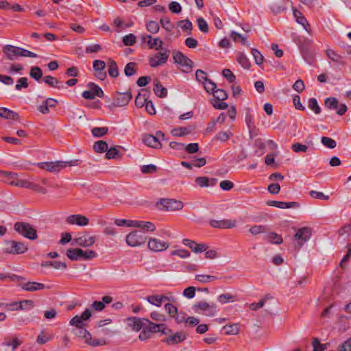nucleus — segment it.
Masks as SVG:
<instances>
[{"label": "nucleus", "instance_id": "72a5a7b5", "mask_svg": "<svg viewBox=\"0 0 351 351\" xmlns=\"http://www.w3.org/2000/svg\"><path fill=\"white\" fill-rule=\"evenodd\" d=\"M154 93L160 98L165 97L167 95V90L159 83L158 81H156L154 87Z\"/></svg>", "mask_w": 351, "mask_h": 351}, {"label": "nucleus", "instance_id": "412c9836", "mask_svg": "<svg viewBox=\"0 0 351 351\" xmlns=\"http://www.w3.org/2000/svg\"><path fill=\"white\" fill-rule=\"evenodd\" d=\"M132 99V95L130 92L117 93L113 100V106H125Z\"/></svg>", "mask_w": 351, "mask_h": 351}, {"label": "nucleus", "instance_id": "864d4df0", "mask_svg": "<svg viewBox=\"0 0 351 351\" xmlns=\"http://www.w3.org/2000/svg\"><path fill=\"white\" fill-rule=\"evenodd\" d=\"M172 256H178L180 258H187L190 257L191 254L185 249H178L171 252Z\"/></svg>", "mask_w": 351, "mask_h": 351}, {"label": "nucleus", "instance_id": "bf43d9fd", "mask_svg": "<svg viewBox=\"0 0 351 351\" xmlns=\"http://www.w3.org/2000/svg\"><path fill=\"white\" fill-rule=\"evenodd\" d=\"M231 36L234 41L237 40V38H239L241 40L242 45L247 47L250 46V43L247 42V38L243 36L242 34H239L234 31H232L231 32Z\"/></svg>", "mask_w": 351, "mask_h": 351}, {"label": "nucleus", "instance_id": "9d476101", "mask_svg": "<svg viewBox=\"0 0 351 351\" xmlns=\"http://www.w3.org/2000/svg\"><path fill=\"white\" fill-rule=\"evenodd\" d=\"M125 241L129 246L138 247L145 243L146 237L143 231L135 230L126 236Z\"/></svg>", "mask_w": 351, "mask_h": 351}, {"label": "nucleus", "instance_id": "39448f33", "mask_svg": "<svg viewBox=\"0 0 351 351\" xmlns=\"http://www.w3.org/2000/svg\"><path fill=\"white\" fill-rule=\"evenodd\" d=\"M195 313L202 314L207 317H214L218 312L217 306L213 302L201 301L193 306Z\"/></svg>", "mask_w": 351, "mask_h": 351}, {"label": "nucleus", "instance_id": "c85d7f7f", "mask_svg": "<svg viewBox=\"0 0 351 351\" xmlns=\"http://www.w3.org/2000/svg\"><path fill=\"white\" fill-rule=\"evenodd\" d=\"M12 306H16V308H13V311H18V310H31L34 306V302L31 300H25L21 301L19 303H12L11 304Z\"/></svg>", "mask_w": 351, "mask_h": 351}, {"label": "nucleus", "instance_id": "4d7b16f0", "mask_svg": "<svg viewBox=\"0 0 351 351\" xmlns=\"http://www.w3.org/2000/svg\"><path fill=\"white\" fill-rule=\"evenodd\" d=\"M261 148H267L268 150L276 152L278 149L277 144L272 140H267L260 145Z\"/></svg>", "mask_w": 351, "mask_h": 351}, {"label": "nucleus", "instance_id": "2f4dec72", "mask_svg": "<svg viewBox=\"0 0 351 351\" xmlns=\"http://www.w3.org/2000/svg\"><path fill=\"white\" fill-rule=\"evenodd\" d=\"M223 330L226 335H237L240 330V326L239 324H232L226 325L223 327Z\"/></svg>", "mask_w": 351, "mask_h": 351}, {"label": "nucleus", "instance_id": "6ab92c4d", "mask_svg": "<svg viewBox=\"0 0 351 351\" xmlns=\"http://www.w3.org/2000/svg\"><path fill=\"white\" fill-rule=\"evenodd\" d=\"M149 322L147 319H141L136 317H130L127 319L128 325L134 331L143 329Z\"/></svg>", "mask_w": 351, "mask_h": 351}, {"label": "nucleus", "instance_id": "4c0bfd02", "mask_svg": "<svg viewBox=\"0 0 351 351\" xmlns=\"http://www.w3.org/2000/svg\"><path fill=\"white\" fill-rule=\"evenodd\" d=\"M146 29L151 34H157L160 30V26L158 22L155 21H148L145 24Z\"/></svg>", "mask_w": 351, "mask_h": 351}, {"label": "nucleus", "instance_id": "052dcab7", "mask_svg": "<svg viewBox=\"0 0 351 351\" xmlns=\"http://www.w3.org/2000/svg\"><path fill=\"white\" fill-rule=\"evenodd\" d=\"M237 61L245 69H248L250 66V62L244 54H240L237 58Z\"/></svg>", "mask_w": 351, "mask_h": 351}, {"label": "nucleus", "instance_id": "393cba45", "mask_svg": "<svg viewBox=\"0 0 351 351\" xmlns=\"http://www.w3.org/2000/svg\"><path fill=\"white\" fill-rule=\"evenodd\" d=\"M21 287L23 290L30 292L38 291L47 288L45 284L32 281L21 284Z\"/></svg>", "mask_w": 351, "mask_h": 351}, {"label": "nucleus", "instance_id": "2eb2a0df", "mask_svg": "<svg viewBox=\"0 0 351 351\" xmlns=\"http://www.w3.org/2000/svg\"><path fill=\"white\" fill-rule=\"evenodd\" d=\"M169 57V51L166 49L152 56L149 59V63L152 67H157L167 62Z\"/></svg>", "mask_w": 351, "mask_h": 351}, {"label": "nucleus", "instance_id": "09e8293b", "mask_svg": "<svg viewBox=\"0 0 351 351\" xmlns=\"http://www.w3.org/2000/svg\"><path fill=\"white\" fill-rule=\"evenodd\" d=\"M123 43L125 46H132L136 41V36L133 34H129L123 37Z\"/></svg>", "mask_w": 351, "mask_h": 351}, {"label": "nucleus", "instance_id": "e2e57ef3", "mask_svg": "<svg viewBox=\"0 0 351 351\" xmlns=\"http://www.w3.org/2000/svg\"><path fill=\"white\" fill-rule=\"evenodd\" d=\"M293 151L295 153L306 152L308 146L307 145H303L299 143H294L291 145Z\"/></svg>", "mask_w": 351, "mask_h": 351}, {"label": "nucleus", "instance_id": "0eeeda50", "mask_svg": "<svg viewBox=\"0 0 351 351\" xmlns=\"http://www.w3.org/2000/svg\"><path fill=\"white\" fill-rule=\"evenodd\" d=\"M173 58L174 62L179 65L182 72L189 73L191 70L193 62L182 52L179 51H174Z\"/></svg>", "mask_w": 351, "mask_h": 351}, {"label": "nucleus", "instance_id": "37998d69", "mask_svg": "<svg viewBox=\"0 0 351 351\" xmlns=\"http://www.w3.org/2000/svg\"><path fill=\"white\" fill-rule=\"evenodd\" d=\"M29 75L36 81L39 82L43 76V72L40 67L33 66L30 69Z\"/></svg>", "mask_w": 351, "mask_h": 351}, {"label": "nucleus", "instance_id": "4468645a", "mask_svg": "<svg viewBox=\"0 0 351 351\" xmlns=\"http://www.w3.org/2000/svg\"><path fill=\"white\" fill-rule=\"evenodd\" d=\"M76 335L79 337L83 339L86 343L93 346H102L105 343V341L101 339H95L92 341V336L90 333L86 330L84 326L77 328Z\"/></svg>", "mask_w": 351, "mask_h": 351}, {"label": "nucleus", "instance_id": "dca6fc26", "mask_svg": "<svg viewBox=\"0 0 351 351\" xmlns=\"http://www.w3.org/2000/svg\"><path fill=\"white\" fill-rule=\"evenodd\" d=\"M159 204L162 208L168 211H177L183 208L184 204L181 201L174 199H162Z\"/></svg>", "mask_w": 351, "mask_h": 351}, {"label": "nucleus", "instance_id": "4be33fe9", "mask_svg": "<svg viewBox=\"0 0 351 351\" xmlns=\"http://www.w3.org/2000/svg\"><path fill=\"white\" fill-rule=\"evenodd\" d=\"M66 222L71 225H76L78 226H86L88 224L89 219L82 215H71L66 217Z\"/></svg>", "mask_w": 351, "mask_h": 351}, {"label": "nucleus", "instance_id": "13d9d810", "mask_svg": "<svg viewBox=\"0 0 351 351\" xmlns=\"http://www.w3.org/2000/svg\"><path fill=\"white\" fill-rule=\"evenodd\" d=\"M22 342L21 339L16 337L12 340L5 341L3 344L5 346L11 347L12 350H15L16 348L22 343Z\"/></svg>", "mask_w": 351, "mask_h": 351}, {"label": "nucleus", "instance_id": "7ed1b4c3", "mask_svg": "<svg viewBox=\"0 0 351 351\" xmlns=\"http://www.w3.org/2000/svg\"><path fill=\"white\" fill-rule=\"evenodd\" d=\"M114 223L118 226L138 228L145 232H154L156 230L155 225L150 221L117 219L114 221Z\"/></svg>", "mask_w": 351, "mask_h": 351}, {"label": "nucleus", "instance_id": "f3484780", "mask_svg": "<svg viewBox=\"0 0 351 351\" xmlns=\"http://www.w3.org/2000/svg\"><path fill=\"white\" fill-rule=\"evenodd\" d=\"M96 237L90 235L89 234H84L72 241V245H78L83 247H91L95 242Z\"/></svg>", "mask_w": 351, "mask_h": 351}, {"label": "nucleus", "instance_id": "473e14b6", "mask_svg": "<svg viewBox=\"0 0 351 351\" xmlns=\"http://www.w3.org/2000/svg\"><path fill=\"white\" fill-rule=\"evenodd\" d=\"M195 279L202 284H206L217 279V277L207 274H197Z\"/></svg>", "mask_w": 351, "mask_h": 351}, {"label": "nucleus", "instance_id": "c756f323", "mask_svg": "<svg viewBox=\"0 0 351 351\" xmlns=\"http://www.w3.org/2000/svg\"><path fill=\"white\" fill-rule=\"evenodd\" d=\"M43 81L47 84L49 85L50 86H51L53 88H58V89H61V88H64L63 84L61 82H60L56 78H55L51 75L45 76L43 78Z\"/></svg>", "mask_w": 351, "mask_h": 351}, {"label": "nucleus", "instance_id": "f257e3e1", "mask_svg": "<svg viewBox=\"0 0 351 351\" xmlns=\"http://www.w3.org/2000/svg\"><path fill=\"white\" fill-rule=\"evenodd\" d=\"M3 52L4 53L6 58L10 60H14L20 57H38L37 54L34 52H32L24 48L11 45H5L3 47Z\"/></svg>", "mask_w": 351, "mask_h": 351}, {"label": "nucleus", "instance_id": "a18cd8bd", "mask_svg": "<svg viewBox=\"0 0 351 351\" xmlns=\"http://www.w3.org/2000/svg\"><path fill=\"white\" fill-rule=\"evenodd\" d=\"M326 56L330 59L332 61L340 63L341 61V56L337 54L334 50L328 48L326 50Z\"/></svg>", "mask_w": 351, "mask_h": 351}, {"label": "nucleus", "instance_id": "20e7f679", "mask_svg": "<svg viewBox=\"0 0 351 351\" xmlns=\"http://www.w3.org/2000/svg\"><path fill=\"white\" fill-rule=\"evenodd\" d=\"M66 256L71 261H78L82 260H90L97 256L96 252L80 248H70L66 250Z\"/></svg>", "mask_w": 351, "mask_h": 351}, {"label": "nucleus", "instance_id": "7c9ffc66", "mask_svg": "<svg viewBox=\"0 0 351 351\" xmlns=\"http://www.w3.org/2000/svg\"><path fill=\"white\" fill-rule=\"evenodd\" d=\"M269 205L280 209H287L297 206V203L294 202L272 201L269 203Z\"/></svg>", "mask_w": 351, "mask_h": 351}, {"label": "nucleus", "instance_id": "f8f14e48", "mask_svg": "<svg viewBox=\"0 0 351 351\" xmlns=\"http://www.w3.org/2000/svg\"><path fill=\"white\" fill-rule=\"evenodd\" d=\"M165 134L161 131H158L156 135L146 134L143 138V143L150 147L158 149L161 147L160 141L164 139Z\"/></svg>", "mask_w": 351, "mask_h": 351}, {"label": "nucleus", "instance_id": "c03bdc74", "mask_svg": "<svg viewBox=\"0 0 351 351\" xmlns=\"http://www.w3.org/2000/svg\"><path fill=\"white\" fill-rule=\"evenodd\" d=\"M93 148L96 152L101 153L107 151L108 145L105 141H98L95 143Z\"/></svg>", "mask_w": 351, "mask_h": 351}, {"label": "nucleus", "instance_id": "de8ad7c7", "mask_svg": "<svg viewBox=\"0 0 351 351\" xmlns=\"http://www.w3.org/2000/svg\"><path fill=\"white\" fill-rule=\"evenodd\" d=\"M108 128L106 127L93 128L91 130L93 136L99 138L107 134Z\"/></svg>", "mask_w": 351, "mask_h": 351}, {"label": "nucleus", "instance_id": "680f3d73", "mask_svg": "<svg viewBox=\"0 0 351 351\" xmlns=\"http://www.w3.org/2000/svg\"><path fill=\"white\" fill-rule=\"evenodd\" d=\"M205 90L208 93H213L217 88L215 83L208 79L206 82L203 84Z\"/></svg>", "mask_w": 351, "mask_h": 351}, {"label": "nucleus", "instance_id": "c9c22d12", "mask_svg": "<svg viewBox=\"0 0 351 351\" xmlns=\"http://www.w3.org/2000/svg\"><path fill=\"white\" fill-rule=\"evenodd\" d=\"M195 182L200 187L210 186L215 184L214 180H210V178L205 176L197 177L195 179Z\"/></svg>", "mask_w": 351, "mask_h": 351}, {"label": "nucleus", "instance_id": "f03ea898", "mask_svg": "<svg viewBox=\"0 0 351 351\" xmlns=\"http://www.w3.org/2000/svg\"><path fill=\"white\" fill-rule=\"evenodd\" d=\"M79 165L78 160L69 161H51L43 162L36 164L37 167L52 173H58L66 167L77 166Z\"/></svg>", "mask_w": 351, "mask_h": 351}, {"label": "nucleus", "instance_id": "f704fd0d", "mask_svg": "<svg viewBox=\"0 0 351 351\" xmlns=\"http://www.w3.org/2000/svg\"><path fill=\"white\" fill-rule=\"evenodd\" d=\"M234 300L235 296L230 293L221 294L217 298V301L221 304L233 302Z\"/></svg>", "mask_w": 351, "mask_h": 351}, {"label": "nucleus", "instance_id": "423d86ee", "mask_svg": "<svg viewBox=\"0 0 351 351\" xmlns=\"http://www.w3.org/2000/svg\"><path fill=\"white\" fill-rule=\"evenodd\" d=\"M162 333L166 335L163 342L169 346H173L184 341L186 339V335L184 332H176L173 333L170 328H165Z\"/></svg>", "mask_w": 351, "mask_h": 351}, {"label": "nucleus", "instance_id": "69168bd1", "mask_svg": "<svg viewBox=\"0 0 351 351\" xmlns=\"http://www.w3.org/2000/svg\"><path fill=\"white\" fill-rule=\"evenodd\" d=\"M171 134L175 136H183L189 133V130L186 128H174L171 130Z\"/></svg>", "mask_w": 351, "mask_h": 351}, {"label": "nucleus", "instance_id": "338daca9", "mask_svg": "<svg viewBox=\"0 0 351 351\" xmlns=\"http://www.w3.org/2000/svg\"><path fill=\"white\" fill-rule=\"evenodd\" d=\"M213 94L219 101H223L228 98L227 93L223 89H216Z\"/></svg>", "mask_w": 351, "mask_h": 351}, {"label": "nucleus", "instance_id": "6e6552de", "mask_svg": "<svg viewBox=\"0 0 351 351\" xmlns=\"http://www.w3.org/2000/svg\"><path fill=\"white\" fill-rule=\"evenodd\" d=\"M27 250V247L25 244L15 241H5L2 247V251L8 254H23Z\"/></svg>", "mask_w": 351, "mask_h": 351}, {"label": "nucleus", "instance_id": "3c124183", "mask_svg": "<svg viewBox=\"0 0 351 351\" xmlns=\"http://www.w3.org/2000/svg\"><path fill=\"white\" fill-rule=\"evenodd\" d=\"M232 136V133L230 130H228L226 131H221L219 132L217 136L216 139L221 141L225 142L228 141L231 136Z\"/></svg>", "mask_w": 351, "mask_h": 351}, {"label": "nucleus", "instance_id": "cd10ccee", "mask_svg": "<svg viewBox=\"0 0 351 351\" xmlns=\"http://www.w3.org/2000/svg\"><path fill=\"white\" fill-rule=\"evenodd\" d=\"M0 117L8 120L18 121L19 115L17 112L7 108H0Z\"/></svg>", "mask_w": 351, "mask_h": 351}, {"label": "nucleus", "instance_id": "8fccbe9b", "mask_svg": "<svg viewBox=\"0 0 351 351\" xmlns=\"http://www.w3.org/2000/svg\"><path fill=\"white\" fill-rule=\"evenodd\" d=\"M136 64L134 62H130L125 65L124 73L126 76H132L136 73Z\"/></svg>", "mask_w": 351, "mask_h": 351}, {"label": "nucleus", "instance_id": "ea45409f", "mask_svg": "<svg viewBox=\"0 0 351 351\" xmlns=\"http://www.w3.org/2000/svg\"><path fill=\"white\" fill-rule=\"evenodd\" d=\"M147 325H148V327L146 328V329L149 332H162V331L165 328H166L165 327L164 324H154V323H152V322H151L149 321L148 323H147Z\"/></svg>", "mask_w": 351, "mask_h": 351}, {"label": "nucleus", "instance_id": "e433bc0d", "mask_svg": "<svg viewBox=\"0 0 351 351\" xmlns=\"http://www.w3.org/2000/svg\"><path fill=\"white\" fill-rule=\"evenodd\" d=\"M171 147H174L173 145H178L182 147H184L186 152L191 154L196 153L199 150V146L197 143H190L186 145L184 144H178L176 143H171Z\"/></svg>", "mask_w": 351, "mask_h": 351}, {"label": "nucleus", "instance_id": "603ef678", "mask_svg": "<svg viewBox=\"0 0 351 351\" xmlns=\"http://www.w3.org/2000/svg\"><path fill=\"white\" fill-rule=\"evenodd\" d=\"M197 24L198 26L199 29L204 33L206 34L208 32V25L206 20H204L202 17H199L197 19Z\"/></svg>", "mask_w": 351, "mask_h": 351}, {"label": "nucleus", "instance_id": "a211bd4d", "mask_svg": "<svg viewBox=\"0 0 351 351\" xmlns=\"http://www.w3.org/2000/svg\"><path fill=\"white\" fill-rule=\"evenodd\" d=\"M92 313L90 309L86 308L80 315H77L73 317L69 322L71 326L78 327H83L85 325V322L88 321Z\"/></svg>", "mask_w": 351, "mask_h": 351}, {"label": "nucleus", "instance_id": "a878e982", "mask_svg": "<svg viewBox=\"0 0 351 351\" xmlns=\"http://www.w3.org/2000/svg\"><path fill=\"white\" fill-rule=\"evenodd\" d=\"M145 300L152 305L160 307L165 301L173 300L171 298L164 295H152L145 298Z\"/></svg>", "mask_w": 351, "mask_h": 351}, {"label": "nucleus", "instance_id": "aec40b11", "mask_svg": "<svg viewBox=\"0 0 351 351\" xmlns=\"http://www.w3.org/2000/svg\"><path fill=\"white\" fill-rule=\"evenodd\" d=\"M182 243L189 247L195 254L205 252L208 247L205 243H197L195 241L189 239H184L182 240Z\"/></svg>", "mask_w": 351, "mask_h": 351}, {"label": "nucleus", "instance_id": "58836bf2", "mask_svg": "<svg viewBox=\"0 0 351 351\" xmlns=\"http://www.w3.org/2000/svg\"><path fill=\"white\" fill-rule=\"evenodd\" d=\"M312 346L313 351H325L329 347V343H321L318 339L315 338Z\"/></svg>", "mask_w": 351, "mask_h": 351}, {"label": "nucleus", "instance_id": "a19ab883", "mask_svg": "<svg viewBox=\"0 0 351 351\" xmlns=\"http://www.w3.org/2000/svg\"><path fill=\"white\" fill-rule=\"evenodd\" d=\"M119 70L117 63L114 60L108 62V74L112 77H117L119 75Z\"/></svg>", "mask_w": 351, "mask_h": 351}, {"label": "nucleus", "instance_id": "774afa93", "mask_svg": "<svg viewBox=\"0 0 351 351\" xmlns=\"http://www.w3.org/2000/svg\"><path fill=\"white\" fill-rule=\"evenodd\" d=\"M339 351H351V337L346 340L339 346Z\"/></svg>", "mask_w": 351, "mask_h": 351}, {"label": "nucleus", "instance_id": "0e129e2a", "mask_svg": "<svg viewBox=\"0 0 351 351\" xmlns=\"http://www.w3.org/2000/svg\"><path fill=\"white\" fill-rule=\"evenodd\" d=\"M23 69V66L21 64H13L8 69V72L12 75L19 73L21 74V71Z\"/></svg>", "mask_w": 351, "mask_h": 351}, {"label": "nucleus", "instance_id": "9b49d317", "mask_svg": "<svg viewBox=\"0 0 351 351\" xmlns=\"http://www.w3.org/2000/svg\"><path fill=\"white\" fill-rule=\"evenodd\" d=\"M14 230L27 239L34 240L37 238L36 230L29 223L17 222L14 225Z\"/></svg>", "mask_w": 351, "mask_h": 351}, {"label": "nucleus", "instance_id": "49530a36", "mask_svg": "<svg viewBox=\"0 0 351 351\" xmlns=\"http://www.w3.org/2000/svg\"><path fill=\"white\" fill-rule=\"evenodd\" d=\"M271 298V296L269 295H265L261 300H260L257 303H252L250 305V308L252 311H257L258 308H262L266 303V301L269 299Z\"/></svg>", "mask_w": 351, "mask_h": 351}, {"label": "nucleus", "instance_id": "79ce46f5", "mask_svg": "<svg viewBox=\"0 0 351 351\" xmlns=\"http://www.w3.org/2000/svg\"><path fill=\"white\" fill-rule=\"evenodd\" d=\"M178 27H180L182 30L187 32L188 34L191 33L193 29L192 23L188 20H182L178 22Z\"/></svg>", "mask_w": 351, "mask_h": 351}, {"label": "nucleus", "instance_id": "1a4fd4ad", "mask_svg": "<svg viewBox=\"0 0 351 351\" xmlns=\"http://www.w3.org/2000/svg\"><path fill=\"white\" fill-rule=\"evenodd\" d=\"M311 230L307 227H303L297 230L293 236V241H295V246L297 248L302 247L304 244L307 242L311 237Z\"/></svg>", "mask_w": 351, "mask_h": 351}, {"label": "nucleus", "instance_id": "6e6d98bb", "mask_svg": "<svg viewBox=\"0 0 351 351\" xmlns=\"http://www.w3.org/2000/svg\"><path fill=\"white\" fill-rule=\"evenodd\" d=\"M308 106L315 114H319L321 112V109L318 105L317 101L315 98L309 99Z\"/></svg>", "mask_w": 351, "mask_h": 351}, {"label": "nucleus", "instance_id": "5701e85b", "mask_svg": "<svg viewBox=\"0 0 351 351\" xmlns=\"http://www.w3.org/2000/svg\"><path fill=\"white\" fill-rule=\"evenodd\" d=\"M209 224L213 228L226 229L234 228L237 225V222L236 221L231 219H213L209 221Z\"/></svg>", "mask_w": 351, "mask_h": 351}, {"label": "nucleus", "instance_id": "b1692460", "mask_svg": "<svg viewBox=\"0 0 351 351\" xmlns=\"http://www.w3.org/2000/svg\"><path fill=\"white\" fill-rule=\"evenodd\" d=\"M147 39V45L150 49L158 50L162 49L163 41L160 38H153L151 35H142L141 40L145 41Z\"/></svg>", "mask_w": 351, "mask_h": 351}, {"label": "nucleus", "instance_id": "bb28decb", "mask_svg": "<svg viewBox=\"0 0 351 351\" xmlns=\"http://www.w3.org/2000/svg\"><path fill=\"white\" fill-rule=\"evenodd\" d=\"M293 14L295 18V21L301 25L302 27L308 32H311V29L309 28V23L307 21L306 19L304 16L297 9L293 8Z\"/></svg>", "mask_w": 351, "mask_h": 351}, {"label": "nucleus", "instance_id": "ddd939ff", "mask_svg": "<svg viewBox=\"0 0 351 351\" xmlns=\"http://www.w3.org/2000/svg\"><path fill=\"white\" fill-rule=\"evenodd\" d=\"M147 247L154 252H161L169 248V243L157 238H150L147 243Z\"/></svg>", "mask_w": 351, "mask_h": 351}, {"label": "nucleus", "instance_id": "5fc2aeb1", "mask_svg": "<svg viewBox=\"0 0 351 351\" xmlns=\"http://www.w3.org/2000/svg\"><path fill=\"white\" fill-rule=\"evenodd\" d=\"M322 143L329 149H333L336 147L337 143L335 140L331 138L323 136L321 138Z\"/></svg>", "mask_w": 351, "mask_h": 351}]
</instances>
